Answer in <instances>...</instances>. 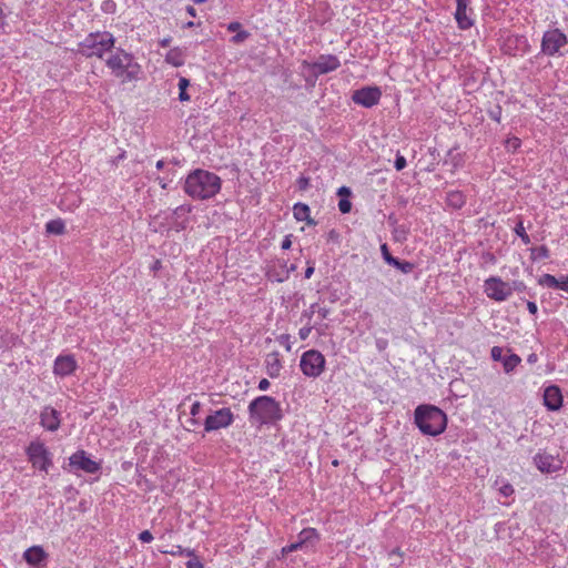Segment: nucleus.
<instances>
[{"mask_svg": "<svg viewBox=\"0 0 568 568\" xmlns=\"http://www.w3.org/2000/svg\"><path fill=\"white\" fill-rule=\"evenodd\" d=\"M45 231L54 235L63 234L65 231L64 222L60 219L51 220L45 224Z\"/></svg>", "mask_w": 568, "mask_h": 568, "instance_id": "b1692460", "label": "nucleus"}, {"mask_svg": "<svg viewBox=\"0 0 568 568\" xmlns=\"http://www.w3.org/2000/svg\"><path fill=\"white\" fill-rule=\"evenodd\" d=\"M250 33L245 30L239 31L235 36L232 37L231 41L233 43H241L248 38Z\"/></svg>", "mask_w": 568, "mask_h": 568, "instance_id": "e433bc0d", "label": "nucleus"}, {"mask_svg": "<svg viewBox=\"0 0 568 568\" xmlns=\"http://www.w3.org/2000/svg\"><path fill=\"white\" fill-rule=\"evenodd\" d=\"M60 413L51 406H45L40 413V424L49 432L60 427Z\"/></svg>", "mask_w": 568, "mask_h": 568, "instance_id": "4468645a", "label": "nucleus"}, {"mask_svg": "<svg viewBox=\"0 0 568 568\" xmlns=\"http://www.w3.org/2000/svg\"><path fill=\"white\" fill-rule=\"evenodd\" d=\"M325 363V357L321 352L310 349L302 354L300 367L305 376L316 378L324 372Z\"/></svg>", "mask_w": 568, "mask_h": 568, "instance_id": "423d86ee", "label": "nucleus"}, {"mask_svg": "<svg viewBox=\"0 0 568 568\" xmlns=\"http://www.w3.org/2000/svg\"><path fill=\"white\" fill-rule=\"evenodd\" d=\"M116 4L112 0H105L102 3V10L108 13H113L115 11Z\"/></svg>", "mask_w": 568, "mask_h": 568, "instance_id": "ea45409f", "label": "nucleus"}, {"mask_svg": "<svg viewBox=\"0 0 568 568\" xmlns=\"http://www.w3.org/2000/svg\"><path fill=\"white\" fill-rule=\"evenodd\" d=\"M311 332H312V327L311 326H304V327H302L300 329L298 336H300V338L302 341H304V339H306L310 336Z\"/></svg>", "mask_w": 568, "mask_h": 568, "instance_id": "a18cd8bd", "label": "nucleus"}, {"mask_svg": "<svg viewBox=\"0 0 568 568\" xmlns=\"http://www.w3.org/2000/svg\"><path fill=\"white\" fill-rule=\"evenodd\" d=\"M314 273V267L313 266H308L306 270H305V278H310Z\"/></svg>", "mask_w": 568, "mask_h": 568, "instance_id": "338daca9", "label": "nucleus"}, {"mask_svg": "<svg viewBox=\"0 0 568 568\" xmlns=\"http://www.w3.org/2000/svg\"><path fill=\"white\" fill-rule=\"evenodd\" d=\"M63 468L70 473L81 470L87 474H97L101 469V464L93 460L85 450L80 449L69 457V463Z\"/></svg>", "mask_w": 568, "mask_h": 568, "instance_id": "0eeeda50", "label": "nucleus"}, {"mask_svg": "<svg viewBox=\"0 0 568 568\" xmlns=\"http://www.w3.org/2000/svg\"><path fill=\"white\" fill-rule=\"evenodd\" d=\"M172 39L169 37V38H164L160 41V45L165 48V47H169L170 43H171Z\"/></svg>", "mask_w": 568, "mask_h": 568, "instance_id": "69168bd1", "label": "nucleus"}, {"mask_svg": "<svg viewBox=\"0 0 568 568\" xmlns=\"http://www.w3.org/2000/svg\"><path fill=\"white\" fill-rule=\"evenodd\" d=\"M114 44L115 38L111 32H91L79 43L78 52L85 58L103 59L104 54L114 48Z\"/></svg>", "mask_w": 568, "mask_h": 568, "instance_id": "20e7f679", "label": "nucleus"}, {"mask_svg": "<svg viewBox=\"0 0 568 568\" xmlns=\"http://www.w3.org/2000/svg\"><path fill=\"white\" fill-rule=\"evenodd\" d=\"M414 417L415 424L424 435H440L447 426L446 414L433 405H419L415 409Z\"/></svg>", "mask_w": 568, "mask_h": 568, "instance_id": "7ed1b4c3", "label": "nucleus"}, {"mask_svg": "<svg viewBox=\"0 0 568 568\" xmlns=\"http://www.w3.org/2000/svg\"><path fill=\"white\" fill-rule=\"evenodd\" d=\"M473 0H456V7H470Z\"/></svg>", "mask_w": 568, "mask_h": 568, "instance_id": "e2e57ef3", "label": "nucleus"}, {"mask_svg": "<svg viewBox=\"0 0 568 568\" xmlns=\"http://www.w3.org/2000/svg\"><path fill=\"white\" fill-rule=\"evenodd\" d=\"M316 307H317V304H312L310 307V313H305L304 315L311 317L314 314Z\"/></svg>", "mask_w": 568, "mask_h": 568, "instance_id": "774afa93", "label": "nucleus"}, {"mask_svg": "<svg viewBox=\"0 0 568 568\" xmlns=\"http://www.w3.org/2000/svg\"><path fill=\"white\" fill-rule=\"evenodd\" d=\"M252 425H275L283 418V409L274 397L262 395L254 398L247 407Z\"/></svg>", "mask_w": 568, "mask_h": 568, "instance_id": "f03ea898", "label": "nucleus"}, {"mask_svg": "<svg viewBox=\"0 0 568 568\" xmlns=\"http://www.w3.org/2000/svg\"><path fill=\"white\" fill-rule=\"evenodd\" d=\"M376 346L379 351H383L386 348L387 346V341L386 339H383V338H379L376 341Z\"/></svg>", "mask_w": 568, "mask_h": 568, "instance_id": "052dcab7", "label": "nucleus"}, {"mask_svg": "<svg viewBox=\"0 0 568 568\" xmlns=\"http://www.w3.org/2000/svg\"><path fill=\"white\" fill-rule=\"evenodd\" d=\"M105 64L115 77H125L129 80L134 78L135 71L133 69L138 67L133 63V55L123 49H118L114 54L110 55Z\"/></svg>", "mask_w": 568, "mask_h": 568, "instance_id": "39448f33", "label": "nucleus"}, {"mask_svg": "<svg viewBox=\"0 0 568 568\" xmlns=\"http://www.w3.org/2000/svg\"><path fill=\"white\" fill-rule=\"evenodd\" d=\"M544 404L549 410H558L562 406V395L558 386L551 385L545 388Z\"/></svg>", "mask_w": 568, "mask_h": 568, "instance_id": "dca6fc26", "label": "nucleus"}, {"mask_svg": "<svg viewBox=\"0 0 568 568\" xmlns=\"http://www.w3.org/2000/svg\"><path fill=\"white\" fill-rule=\"evenodd\" d=\"M297 184H298V189L300 190H306L308 187V185H310V179L305 178V176H301L297 180Z\"/></svg>", "mask_w": 568, "mask_h": 568, "instance_id": "49530a36", "label": "nucleus"}, {"mask_svg": "<svg viewBox=\"0 0 568 568\" xmlns=\"http://www.w3.org/2000/svg\"><path fill=\"white\" fill-rule=\"evenodd\" d=\"M527 310L529 311L530 314L536 315L537 312H538L537 304L535 302H532V301H528L527 302Z\"/></svg>", "mask_w": 568, "mask_h": 568, "instance_id": "603ef678", "label": "nucleus"}, {"mask_svg": "<svg viewBox=\"0 0 568 568\" xmlns=\"http://www.w3.org/2000/svg\"><path fill=\"white\" fill-rule=\"evenodd\" d=\"M351 194H352L351 189L347 186H342L337 190V195H339L342 199L348 197V196H351Z\"/></svg>", "mask_w": 568, "mask_h": 568, "instance_id": "de8ad7c7", "label": "nucleus"}, {"mask_svg": "<svg viewBox=\"0 0 568 568\" xmlns=\"http://www.w3.org/2000/svg\"><path fill=\"white\" fill-rule=\"evenodd\" d=\"M407 165V162H406V159L400 155V154H397L396 158H395V162H394V166L397 171H402L403 169H405Z\"/></svg>", "mask_w": 568, "mask_h": 568, "instance_id": "58836bf2", "label": "nucleus"}, {"mask_svg": "<svg viewBox=\"0 0 568 568\" xmlns=\"http://www.w3.org/2000/svg\"><path fill=\"white\" fill-rule=\"evenodd\" d=\"M521 362L520 357L516 354H509L504 358V371L506 373L513 372L517 365Z\"/></svg>", "mask_w": 568, "mask_h": 568, "instance_id": "a878e982", "label": "nucleus"}, {"mask_svg": "<svg viewBox=\"0 0 568 568\" xmlns=\"http://www.w3.org/2000/svg\"><path fill=\"white\" fill-rule=\"evenodd\" d=\"M29 462L33 467L48 471L52 466V454L45 445L39 440L31 442L26 449Z\"/></svg>", "mask_w": 568, "mask_h": 568, "instance_id": "6e6552de", "label": "nucleus"}, {"mask_svg": "<svg viewBox=\"0 0 568 568\" xmlns=\"http://www.w3.org/2000/svg\"><path fill=\"white\" fill-rule=\"evenodd\" d=\"M77 368V362L72 355L58 356L54 361L53 372L55 375L68 376Z\"/></svg>", "mask_w": 568, "mask_h": 568, "instance_id": "f3484780", "label": "nucleus"}, {"mask_svg": "<svg viewBox=\"0 0 568 568\" xmlns=\"http://www.w3.org/2000/svg\"><path fill=\"white\" fill-rule=\"evenodd\" d=\"M303 67L313 75L318 77L337 70L341 67V61L334 54H322L314 62L303 61Z\"/></svg>", "mask_w": 568, "mask_h": 568, "instance_id": "1a4fd4ad", "label": "nucleus"}, {"mask_svg": "<svg viewBox=\"0 0 568 568\" xmlns=\"http://www.w3.org/2000/svg\"><path fill=\"white\" fill-rule=\"evenodd\" d=\"M291 236L292 235H286L282 242V248L283 250H288L292 245V240H291Z\"/></svg>", "mask_w": 568, "mask_h": 568, "instance_id": "5fc2aeb1", "label": "nucleus"}, {"mask_svg": "<svg viewBox=\"0 0 568 568\" xmlns=\"http://www.w3.org/2000/svg\"><path fill=\"white\" fill-rule=\"evenodd\" d=\"M139 539L142 542H151L153 540V535L149 530H143L140 532Z\"/></svg>", "mask_w": 568, "mask_h": 568, "instance_id": "37998d69", "label": "nucleus"}, {"mask_svg": "<svg viewBox=\"0 0 568 568\" xmlns=\"http://www.w3.org/2000/svg\"><path fill=\"white\" fill-rule=\"evenodd\" d=\"M484 287L486 295L497 302L506 301L513 292L510 285L497 276L487 278L485 281Z\"/></svg>", "mask_w": 568, "mask_h": 568, "instance_id": "f8f14e48", "label": "nucleus"}, {"mask_svg": "<svg viewBox=\"0 0 568 568\" xmlns=\"http://www.w3.org/2000/svg\"><path fill=\"white\" fill-rule=\"evenodd\" d=\"M534 463L541 473H554L558 468L555 465L554 457L547 454H537L534 457Z\"/></svg>", "mask_w": 568, "mask_h": 568, "instance_id": "aec40b11", "label": "nucleus"}, {"mask_svg": "<svg viewBox=\"0 0 568 568\" xmlns=\"http://www.w3.org/2000/svg\"><path fill=\"white\" fill-rule=\"evenodd\" d=\"M294 217L297 221H306L307 224L313 225L315 221L310 217V207L304 203H296L293 207Z\"/></svg>", "mask_w": 568, "mask_h": 568, "instance_id": "4be33fe9", "label": "nucleus"}, {"mask_svg": "<svg viewBox=\"0 0 568 568\" xmlns=\"http://www.w3.org/2000/svg\"><path fill=\"white\" fill-rule=\"evenodd\" d=\"M381 252H382V256L384 258V261L386 262L387 258H390L393 255L389 253L388 251V246L387 244H382L381 245Z\"/></svg>", "mask_w": 568, "mask_h": 568, "instance_id": "8fccbe9b", "label": "nucleus"}, {"mask_svg": "<svg viewBox=\"0 0 568 568\" xmlns=\"http://www.w3.org/2000/svg\"><path fill=\"white\" fill-rule=\"evenodd\" d=\"M270 385H271V384H270L268 379L263 378V379H261V381H260V383H258V389H260V390H263V392H264V390H267V389H268V387H270Z\"/></svg>", "mask_w": 568, "mask_h": 568, "instance_id": "864d4df0", "label": "nucleus"}, {"mask_svg": "<svg viewBox=\"0 0 568 568\" xmlns=\"http://www.w3.org/2000/svg\"><path fill=\"white\" fill-rule=\"evenodd\" d=\"M567 44V37L559 29L548 30L541 40V51L546 55L560 54V49Z\"/></svg>", "mask_w": 568, "mask_h": 568, "instance_id": "9d476101", "label": "nucleus"}, {"mask_svg": "<svg viewBox=\"0 0 568 568\" xmlns=\"http://www.w3.org/2000/svg\"><path fill=\"white\" fill-rule=\"evenodd\" d=\"M338 209L343 214L349 213L352 210V203L347 197H343L338 202Z\"/></svg>", "mask_w": 568, "mask_h": 568, "instance_id": "f704fd0d", "label": "nucleus"}, {"mask_svg": "<svg viewBox=\"0 0 568 568\" xmlns=\"http://www.w3.org/2000/svg\"><path fill=\"white\" fill-rule=\"evenodd\" d=\"M278 339L281 344L286 346L287 351H291L290 336L287 334L281 335Z\"/></svg>", "mask_w": 568, "mask_h": 568, "instance_id": "3c124183", "label": "nucleus"}, {"mask_svg": "<svg viewBox=\"0 0 568 568\" xmlns=\"http://www.w3.org/2000/svg\"><path fill=\"white\" fill-rule=\"evenodd\" d=\"M190 211H191V207H190V206H187V207H186V206H184V205H181V206H179V207H176V209H175V214L181 215V214H183V213H187V212H190Z\"/></svg>", "mask_w": 568, "mask_h": 568, "instance_id": "bf43d9fd", "label": "nucleus"}, {"mask_svg": "<svg viewBox=\"0 0 568 568\" xmlns=\"http://www.w3.org/2000/svg\"><path fill=\"white\" fill-rule=\"evenodd\" d=\"M499 491L503 496L509 497L514 494V488L510 484L506 483L503 486H500Z\"/></svg>", "mask_w": 568, "mask_h": 568, "instance_id": "a19ab883", "label": "nucleus"}, {"mask_svg": "<svg viewBox=\"0 0 568 568\" xmlns=\"http://www.w3.org/2000/svg\"><path fill=\"white\" fill-rule=\"evenodd\" d=\"M448 204L454 209H460L465 204V197L462 192H449L447 195Z\"/></svg>", "mask_w": 568, "mask_h": 568, "instance_id": "393cba45", "label": "nucleus"}, {"mask_svg": "<svg viewBox=\"0 0 568 568\" xmlns=\"http://www.w3.org/2000/svg\"><path fill=\"white\" fill-rule=\"evenodd\" d=\"M165 61L173 67H181L185 62L184 53L180 48H173L166 53Z\"/></svg>", "mask_w": 568, "mask_h": 568, "instance_id": "5701e85b", "label": "nucleus"}, {"mask_svg": "<svg viewBox=\"0 0 568 568\" xmlns=\"http://www.w3.org/2000/svg\"><path fill=\"white\" fill-rule=\"evenodd\" d=\"M382 97V91L377 87H365L353 92L352 100L364 108L376 105Z\"/></svg>", "mask_w": 568, "mask_h": 568, "instance_id": "ddd939ff", "label": "nucleus"}, {"mask_svg": "<svg viewBox=\"0 0 568 568\" xmlns=\"http://www.w3.org/2000/svg\"><path fill=\"white\" fill-rule=\"evenodd\" d=\"M532 258H548L549 250L546 245L531 248Z\"/></svg>", "mask_w": 568, "mask_h": 568, "instance_id": "2f4dec72", "label": "nucleus"}, {"mask_svg": "<svg viewBox=\"0 0 568 568\" xmlns=\"http://www.w3.org/2000/svg\"><path fill=\"white\" fill-rule=\"evenodd\" d=\"M201 407H202V405H201V403H200V402H194V403L192 404V406H191V410H190L191 415H192V416H196V415H199V414H200V412H201Z\"/></svg>", "mask_w": 568, "mask_h": 568, "instance_id": "09e8293b", "label": "nucleus"}, {"mask_svg": "<svg viewBox=\"0 0 568 568\" xmlns=\"http://www.w3.org/2000/svg\"><path fill=\"white\" fill-rule=\"evenodd\" d=\"M264 363H265L266 373L271 378H276L280 376L283 365H282L278 352L268 353L265 356Z\"/></svg>", "mask_w": 568, "mask_h": 568, "instance_id": "a211bd4d", "label": "nucleus"}, {"mask_svg": "<svg viewBox=\"0 0 568 568\" xmlns=\"http://www.w3.org/2000/svg\"><path fill=\"white\" fill-rule=\"evenodd\" d=\"M513 285L515 291L523 292L526 290V285L523 282L515 281Z\"/></svg>", "mask_w": 568, "mask_h": 568, "instance_id": "4d7b16f0", "label": "nucleus"}, {"mask_svg": "<svg viewBox=\"0 0 568 568\" xmlns=\"http://www.w3.org/2000/svg\"><path fill=\"white\" fill-rule=\"evenodd\" d=\"M297 539L308 549L313 548L318 541L320 537L315 528H304L298 535Z\"/></svg>", "mask_w": 568, "mask_h": 568, "instance_id": "412c9836", "label": "nucleus"}, {"mask_svg": "<svg viewBox=\"0 0 568 568\" xmlns=\"http://www.w3.org/2000/svg\"><path fill=\"white\" fill-rule=\"evenodd\" d=\"M490 355H491L493 361L501 362V363H504V358L507 356V355H504V348L499 347V346H494L490 351Z\"/></svg>", "mask_w": 568, "mask_h": 568, "instance_id": "72a5a7b5", "label": "nucleus"}, {"mask_svg": "<svg viewBox=\"0 0 568 568\" xmlns=\"http://www.w3.org/2000/svg\"><path fill=\"white\" fill-rule=\"evenodd\" d=\"M473 9L470 7H456L455 20L462 30H467L473 27L474 20L471 19Z\"/></svg>", "mask_w": 568, "mask_h": 568, "instance_id": "6ab92c4d", "label": "nucleus"}, {"mask_svg": "<svg viewBox=\"0 0 568 568\" xmlns=\"http://www.w3.org/2000/svg\"><path fill=\"white\" fill-rule=\"evenodd\" d=\"M23 559L30 566L41 568L45 565L48 554L41 546H32L23 552Z\"/></svg>", "mask_w": 568, "mask_h": 568, "instance_id": "2eb2a0df", "label": "nucleus"}, {"mask_svg": "<svg viewBox=\"0 0 568 568\" xmlns=\"http://www.w3.org/2000/svg\"><path fill=\"white\" fill-rule=\"evenodd\" d=\"M488 115L491 120L499 123L501 120V106L496 105L494 109L488 111Z\"/></svg>", "mask_w": 568, "mask_h": 568, "instance_id": "c9c22d12", "label": "nucleus"}, {"mask_svg": "<svg viewBox=\"0 0 568 568\" xmlns=\"http://www.w3.org/2000/svg\"><path fill=\"white\" fill-rule=\"evenodd\" d=\"M189 85H190V81L186 78H183V77L180 78V80H179V90H180L179 100L181 102L190 101V99H191L189 93L186 92V89Z\"/></svg>", "mask_w": 568, "mask_h": 568, "instance_id": "c85d7f7f", "label": "nucleus"}, {"mask_svg": "<svg viewBox=\"0 0 568 568\" xmlns=\"http://www.w3.org/2000/svg\"><path fill=\"white\" fill-rule=\"evenodd\" d=\"M164 554H170L172 556H189V557H194V550L192 549H189V548H183L182 546H175L172 550H165L163 551Z\"/></svg>", "mask_w": 568, "mask_h": 568, "instance_id": "7c9ffc66", "label": "nucleus"}, {"mask_svg": "<svg viewBox=\"0 0 568 568\" xmlns=\"http://www.w3.org/2000/svg\"><path fill=\"white\" fill-rule=\"evenodd\" d=\"M400 262H402L400 260H398V258H396L394 256H392L390 258H387V261H386V263L388 265H392V266H394L396 268L399 266Z\"/></svg>", "mask_w": 568, "mask_h": 568, "instance_id": "6e6d98bb", "label": "nucleus"}, {"mask_svg": "<svg viewBox=\"0 0 568 568\" xmlns=\"http://www.w3.org/2000/svg\"><path fill=\"white\" fill-rule=\"evenodd\" d=\"M397 270L404 274H409L414 270V264L408 261H402Z\"/></svg>", "mask_w": 568, "mask_h": 568, "instance_id": "4c0bfd02", "label": "nucleus"}, {"mask_svg": "<svg viewBox=\"0 0 568 568\" xmlns=\"http://www.w3.org/2000/svg\"><path fill=\"white\" fill-rule=\"evenodd\" d=\"M186 568H204V566L196 557H194L186 562Z\"/></svg>", "mask_w": 568, "mask_h": 568, "instance_id": "c03bdc74", "label": "nucleus"}, {"mask_svg": "<svg viewBox=\"0 0 568 568\" xmlns=\"http://www.w3.org/2000/svg\"><path fill=\"white\" fill-rule=\"evenodd\" d=\"M515 233L521 239V241L525 243V244H529L530 243V237L529 235L526 233V230H525V226H524V223L521 220H519L514 229Z\"/></svg>", "mask_w": 568, "mask_h": 568, "instance_id": "c756f323", "label": "nucleus"}, {"mask_svg": "<svg viewBox=\"0 0 568 568\" xmlns=\"http://www.w3.org/2000/svg\"><path fill=\"white\" fill-rule=\"evenodd\" d=\"M557 290H561V291L568 293V275L561 276L559 278Z\"/></svg>", "mask_w": 568, "mask_h": 568, "instance_id": "79ce46f5", "label": "nucleus"}, {"mask_svg": "<svg viewBox=\"0 0 568 568\" xmlns=\"http://www.w3.org/2000/svg\"><path fill=\"white\" fill-rule=\"evenodd\" d=\"M6 18V12L3 8L0 6V30L3 29V20Z\"/></svg>", "mask_w": 568, "mask_h": 568, "instance_id": "0e129e2a", "label": "nucleus"}, {"mask_svg": "<svg viewBox=\"0 0 568 568\" xmlns=\"http://www.w3.org/2000/svg\"><path fill=\"white\" fill-rule=\"evenodd\" d=\"M222 186L221 178L210 171L195 169L185 178L184 192L193 200L204 201L214 197Z\"/></svg>", "mask_w": 568, "mask_h": 568, "instance_id": "f257e3e1", "label": "nucleus"}, {"mask_svg": "<svg viewBox=\"0 0 568 568\" xmlns=\"http://www.w3.org/2000/svg\"><path fill=\"white\" fill-rule=\"evenodd\" d=\"M297 550H307V548L297 539L295 542H292L282 548V554L286 555Z\"/></svg>", "mask_w": 568, "mask_h": 568, "instance_id": "473e14b6", "label": "nucleus"}, {"mask_svg": "<svg viewBox=\"0 0 568 568\" xmlns=\"http://www.w3.org/2000/svg\"><path fill=\"white\" fill-rule=\"evenodd\" d=\"M240 28H241V23H239V22H231L227 26V30L232 31V32H235V31L240 30Z\"/></svg>", "mask_w": 568, "mask_h": 568, "instance_id": "680f3d73", "label": "nucleus"}, {"mask_svg": "<svg viewBox=\"0 0 568 568\" xmlns=\"http://www.w3.org/2000/svg\"><path fill=\"white\" fill-rule=\"evenodd\" d=\"M318 315L321 316V318L325 320L327 318V316L329 315V310L326 308V307H321L318 308Z\"/></svg>", "mask_w": 568, "mask_h": 568, "instance_id": "13d9d810", "label": "nucleus"}, {"mask_svg": "<svg viewBox=\"0 0 568 568\" xmlns=\"http://www.w3.org/2000/svg\"><path fill=\"white\" fill-rule=\"evenodd\" d=\"M278 265L280 267H283V274L280 275V274H276L274 275V280L277 281V282H284L285 280L288 278V275L292 271H295L296 266L295 265H291L290 267L287 266V262L284 261V260H280L278 261Z\"/></svg>", "mask_w": 568, "mask_h": 568, "instance_id": "cd10ccee", "label": "nucleus"}, {"mask_svg": "<svg viewBox=\"0 0 568 568\" xmlns=\"http://www.w3.org/2000/svg\"><path fill=\"white\" fill-rule=\"evenodd\" d=\"M558 281H559V278L555 277L551 274H542L538 278V284L544 286V287L556 288L557 290Z\"/></svg>", "mask_w": 568, "mask_h": 568, "instance_id": "bb28decb", "label": "nucleus"}, {"mask_svg": "<svg viewBox=\"0 0 568 568\" xmlns=\"http://www.w3.org/2000/svg\"><path fill=\"white\" fill-rule=\"evenodd\" d=\"M234 422V415L230 408H221L212 412L204 420V430L206 433L226 428Z\"/></svg>", "mask_w": 568, "mask_h": 568, "instance_id": "9b49d317", "label": "nucleus"}]
</instances>
